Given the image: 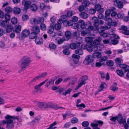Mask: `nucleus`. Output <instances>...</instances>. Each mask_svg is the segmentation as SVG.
<instances>
[{
	"label": "nucleus",
	"instance_id": "nucleus-32",
	"mask_svg": "<svg viewBox=\"0 0 129 129\" xmlns=\"http://www.w3.org/2000/svg\"><path fill=\"white\" fill-rule=\"evenodd\" d=\"M101 40V38L100 37L98 39H96L93 41V44L95 45H98L100 43Z\"/></svg>",
	"mask_w": 129,
	"mask_h": 129
},
{
	"label": "nucleus",
	"instance_id": "nucleus-22",
	"mask_svg": "<svg viewBox=\"0 0 129 129\" xmlns=\"http://www.w3.org/2000/svg\"><path fill=\"white\" fill-rule=\"evenodd\" d=\"M119 67L123 68L124 70V71L126 72L129 70V66L124 64H120Z\"/></svg>",
	"mask_w": 129,
	"mask_h": 129
},
{
	"label": "nucleus",
	"instance_id": "nucleus-24",
	"mask_svg": "<svg viewBox=\"0 0 129 129\" xmlns=\"http://www.w3.org/2000/svg\"><path fill=\"white\" fill-rule=\"evenodd\" d=\"M21 27L20 25H16L15 27V32L17 33H19L21 31Z\"/></svg>",
	"mask_w": 129,
	"mask_h": 129
},
{
	"label": "nucleus",
	"instance_id": "nucleus-63",
	"mask_svg": "<svg viewBox=\"0 0 129 129\" xmlns=\"http://www.w3.org/2000/svg\"><path fill=\"white\" fill-rule=\"evenodd\" d=\"M11 21L12 24H15L17 23V19L15 17L12 18L11 19Z\"/></svg>",
	"mask_w": 129,
	"mask_h": 129
},
{
	"label": "nucleus",
	"instance_id": "nucleus-53",
	"mask_svg": "<svg viewBox=\"0 0 129 129\" xmlns=\"http://www.w3.org/2000/svg\"><path fill=\"white\" fill-rule=\"evenodd\" d=\"M4 16L6 20L8 21H9L10 20V15L8 13H6L5 14Z\"/></svg>",
	"mask_w": 129,
	"mask_h": 129
},
{
	"label": "nucleus",
	"instance_id": "nucleus-30",
	"mask_svg": "<svg viewBox=\"0 0 129 129\" xmlns=\"http://www.w3.org/2000/svg\"><path fill=\"white\" fill-rule=\"evenodd\" d=\"M20 9L17 7H14L13 10L14 13L15 14H19L20 12Z\"/></svg>",
	"mask_w": 129,
	"mask_h": 129
},
{
	"label": "nucleus",
	"instance_id": "nucleus-59",
	"mask_svg": "<svg viewBox=\"0 0 129 129\" xmlns=\"http://www.w3.org/2000/svg\"><path fill=\"white\" fill-rule=\"evenodd\" d=\"M115 60L116 63L117 64L119 65V66L120 65V64H121L120 63L122 61V59L118 58H116Z\"/></svg>",
	"mask_w": 129,
	"mask_h": 129
},
{
	"label": "nucleus",
	"instance_id": "nucleus-34",
	"mask_svg": "<svg viewBox=\"0 0 129 129\" xmlns=\"http://www.w3.org/2000/svg\"><path fill=\"white\" fill-rule=\"evenodd\" d=\"M108 27V25H106V26H101L99 28V33L100 32H104V31L106 30L109 29L107 28Z\"/></svg>",
	"mask_w": 129,
	"mask_h": 129
},
{
	"label": "nucleus",
	"instance_id": "nucleus-38",
	"mask_svg": "<svg viewBox=\"0 0 129 129\" xmlns=\"http://www.w3.org/2000/svg\"><path fill=\"white\" fill-rule=\"evenodd\" d=\"M104 20L107 21L108 22L107 25H109L112 22L113 20L112 19L110 18H108L106 16L104 19Z\"/></svg>",
	"mask_w": 129,
	"mask_h": 129
},
{
	"label": "nucleus",
	"instance_id": "nucleus-57",
	"mask_svg": "<svg viewBox=\"0 0 129 129\" xmlns=\"http://www.w3.org/2000/svg\"><path fill=\"white\" fill-rule=\"evenodd\" d=\"M89 33V30L86 29L85 30L81 32V35L82 36H85Z\"/></svg>",
	"mask_w": 129,
	"mask_h": 129
},
{
	"label": "nucleus",
	"instance_id": "nucleus-4",
	"mask_svg": "<svg viewBox=\"0 0 129 129\" xmlns=\"http://www.w3.org/2000/svg\"><path fill=\"white\" fill-rule=\"evenodd\" d=\"M42 107L44 108H53L55 109H58L60 108H64L62 107H57L52 104H48L44 103L42 105Z\"/></svg>",
	"mask_w": 129,
	"mask_h": 129
},
{
	"label": "nucleus",
	"instance_id": "nucleus-49",
	"mask_svg": "<svg viewBox=\"0 0 129 129\" xmlns=\"http://www.w3.org/2000/svg\"><path fill=\"white\" fill-rule=\"evenodd\" d=\"M107 65L110 66H112L114 64V62L113 61L111 60H108L106 61Z\"/></svg>",
	"mask_w": 129,
	"mask_h": 129
},
{
	"label": "nucleus",
	"instance_id": "nucleus-25",
	"mask_svg": "<svg viewBox=\"0 0 129 129\" xmlns=\"http://www.w3.org/2000/svg\"><path fill=\"white\" fill-rule=\"evenodd\" d=\"M100 74L102 78H106V80H109V75L108 73H107L106 77L105 73L102 72Z\"/></svg>",
	"mask_w": 129,
	"mask_h": 129
},
{
	"label": "nucleus",
	"instance_id": "nucleus-28",
	"mask_svg": "<svg viewBox=\"0 0 129 129\" xmlns=\"http://www.w3.org/2000/svg\"><path fill=\"white\" fill-rule=\"evenodd\" d=\"M90 43H87L86 44H82L81 46V48L82 49H86L88 51L87 48H89L90 46Z\"/></svg>",
	"mask_w": 129,
	"mask_h": 129
},
{
	"label": "nucleus",
	"instance_id": "nucleus-12",
	"mask_svg": "<svg viewBox=\"0 0 129 129\" xmlns=\"http://www.w3.org/2000/svg\"><path fill=\"white\" fill-rule=\"evenodd\" d=\"M94 60V58L92 56L88 55L86 56L85 58V62H86L87 64H88L89 63L93 62Z\"/></svg>",
	"mask_w": 129,
	"mask_h": 129
},
{
	"label": "nucleus",
	"instance_id": "nucleus-13",
	"mask_svg": "<svg viewBox=\"0 0 129 129\" xmlns=\"http://www.w3.org/2000/svg\"><path fill=\"white\" fill-rule=\"evenodd\" d=\"M114 4L115 6L117 7L118 8H121L123 7V3L119 0H116L114 2Z\"/></svg>",
	"mask_w": 129,
	"mask_h": 129
},
{
	"label": "nucleus",
	"instance_id": "nucleus-58",
	"mask_svg": "<svg viewBox=\"0 0 129 129\" xmlns=\"http://www.w3.org/2000/svg\"><path fill=\"white\" fill-rule=\"evenodd\" d=\"M100 35L104 37H107L108 36V34L104 32H100Z\"/></svg>",
	"mask_w": 129,
	"mask_h": 129
},
{
	"label": "nucleus",
	"instance_id": "nucleus-48",
	"mask_svg": "<svg viewBox=\"0 0 129 129\" xmlns=\"http://www.w3.org/2000/svg\"><path fill=\"white\" fill-rule=\"evenodd\" d=\"M117 74L121 77H123L124 75L123 72L120 70H117L116 72Z\"/></svg>",
	"mask_w": 129,
	"mask_h": 129
},
{
	"label": "nucleus",
	"instance_id": "nucleus-39",
	"mask_svg": "<svg viewBox=\"0 0 129 129\" xmlns=\"http://www.w3.org/2000/svg\"><path fill=\"white\" fill-rule=\"evenodd\" d=\"M30 9L31 10L34 11H36L38 9L37 6L35 4H33L30 6Z\"/></svg>",
	"mask_w": 129,
	"mask_h": 129
},
{
	"label": "nucleus",
	"instance_id": "nucleus-2",
	"mask_svg": "<svg viewBox=\"0 0 129 129\" xmlns=\"http://www.w3.org/2000/svg\"><path fill=\"white\" fill-rule=\"evenodd\" d=\"M30 61V59L28 57L24 56L19 61V66L22 69H25L29 65Z\"/></svg>",
	"mask_w": 129,
	"mask_h": 129
},
{
	"label": "nucleus",
	"instance_id": "nucleus-64",
	"mask_svg": "<svg viewBox=\"0 0 129 129\" xmlns=\"http://www.w3.org/2000/svg\"><path fill=\"white\" fill-rule=\"evenodd\" d=\"M118 43V40L115 39H113L111 40V43L113 45H116Z\"/></svg>",
	"mask_w": 129,
	"mask_h": 129
},
{
	"label": "nucleus",
	"instance_id": "nucleus-20",
	"mask_svg": "<svg viewBox=\"0 0 129 129\" xmlns=\"http://www.w3.org/2000/svg\"><path fill=\"white\" fill-rule=\"evenodd\" d=\"M8 24V21L6 20H4L3 21L0 20V25L2 27H6Z\"/></svg>",
	"mask_w": 129,
	"mask_h": 129
},
{
	"label": "nucleus",
	"instance_id": "nucleus-61",
	"mask_svg": "<svg viewBox=\"0 0 129 129\" xmlns=\"http://www.w3.org/2000/svg\"><path fill=\"white\" fill-rule=\"evenodd\" d=\"M54 28L56 30H59L61 27V24H56L55 25Z\"/></svg>",
	"mask_w": 129,
	"mask_h": 129
},
{
	"label": "nucleus",
	"instance_id": "nucleus-37",
	"mask_svg": "<svg viewBox=\"0 0 129 129\" xmlns=\"http://www.w3.org/2000/svg\"><path fill=\"white\" fill-rule=\"evenodd\" d=\"M75 53L76 54L82 55L83 54L84 52L81 49H78L75 50Z\"/></svg>",
	"mask_w": 129,
	"mask_h": 129
},
{
	"label": "nucleus",
	"instance_id": "nucleus-31",
	"mask_svg": "<svg viewBox=\"0 0 129 129\" xmlns=\"http://www.w3.org/2000/svg\"><path fill=\"white\" fill-rule=\"evenodd\" d=\"M117 119V116L113 117L110 118V120L112 121V122H109L111 124H116V121Z\"/></svg>",
	"mask_w": 129,
	"mask_h": 129
},
{
	"label": "nucleus",
	"instance_id": "nucleus-55",
	"mask_svg": "<svg viewBox=\"0 0 129 129\" xmlns=\"http://www.w3.org/2000/svg\"><path fill=\"white\" fill-rule=\"evenodd\" d=\"M118 88V87L115 85H113L111 86L110 88V89L113 91L117 90Z\"/></svg>",
	"mask_w": 129,
	"mask_h": 129
},
{
	"label": "nucleus",
	"instance_id": "nucleus-6",
	"mask_svg": "<svg viewBox=\"0 0 129 129\" xmlns=\"http://www.w3.org/2000/svg\"><path fill=\"white\" fill-rule=\"evenodd\" d=\"M47 80H46L43 82L39 84L36 85L35 86L34 88L36 90V91H33V92L34 93H37L38 91L39 90L41 91H42L43 89L42 88H40L41 86L43 85L47 81Z\"/></svg>",
	"mask_w": 129,
	"mask_h": 129
},
{
	"label": "nucleus",
	"instance_id": "nucleus-47",
	"mask_svg": "<svg viewBox=\"0 0 129 129\" xmlns=\"http://www.w3.org/2000/svg\"><path fill=\"white\" fill-rule=\"evenodd\" d=\"M93 40V38L91 37H87L85 38V41L87 43H91Z\"/></svg>",
	"mask_w": 129,
	"mask_h": 129
},
{
	"label": "nucleus",
	"instance_id": "nucleus-44",
	"mask_svg": "<svg viewBox=\"0 0 129 129\" xmlns=\"http://www.w3.org/2000/svg\"><path fill=\"white\" fill-rule=\"evenodd\" d=\"M5 10L7 13H10L12 12L13 9L10 7H7L5 8Z\"/></svg>",
	"mask_w": 129,
	"mask_h": 129
},
{
	"label": "nucleus",
	"instance_id": "nucleus-19",
	"mask_svg": "<svg viewBox=\"0 0 129 129\" xmlns=\"http://www.w3.org/2000/svg\"><path fill=\"white\" fill-rule=\"evenodd\" d=\"M79 15L81 18L84 19H86L88 17V14L84 12H80L79 14Z\"/></svg>",
	"mask_w": 129,
	"mask_h": 129
},
{
	"label": "nucleus",
	"instance_id": "nucleus-26",
	"mask_svg": "<svg viewBox=\"0 0 129 129\" xmlns=\"http://www.w3.org/2000/svg\"><path fill=\"white\" fill-rule=\"evenodd\" d=\"M101 53L98 52H95L94 53L92 56L94 58H94H99L101 57Z\"/></svg>",
	"mask_w": 129,
	"mask_h": 129
},
{
	"label": "nucleus",
	"instance_id": "nucleus-52",
	"mask_svg": "<svg viewBox=\"0 0 129 129\" xmlns=\"http://www.w3.org/2000/svg\"><path fill=\"white\" fill-rule=\"evenodd\" d=\"M78 119L76 117L73 118L71 120V122L72 123H76L78 122Z\"/></svg>",
	"mask_w": 129,
	"mask_h": 129
},
{
	"label": "nucleus",
	"instance_id": "nucleus-7",
	"mask_svg": "<svg viewBox=\"0 0 129 129\" xmlns=\"http://www.w3.org/2000/svg\"><path fill=\"white\" fill-rule=\"evenodd\" d=\"M88 51L89 52L92 51L95 52L97 51H100V49H99L98 47L96 45H93L91 43H90L89 48H88Z\"/></svg>",
	"mask_w": 129,
	"mask_h": 129
},
{
	"label": "nucleus",
	"instance_id": "nucleus-23",
	"mask_svg": "<svg viewBox=\"0 0 129 129\" xmlns=\"http://www.w3.org/2000/svg\"><path fill=\"white\" fill-rule=\"evenodd\" d=\"M35 42L37 44H41L43 43V38H38L35 39Z\"/></svg>",
	"mask_w": 129,
	"mask_h": 129
},
{
	"label": "nucleus",
	"instance_id": "nucleus-43",
	"mask_svg": "<svg viewBox=\"0 0 129 129\" xmlns=\"http://www.w3.org/2000/svg\"><path fill=\"white\" fill-rule=\"evenodd\" d=\"M117 24H118L116 22L113 21H112V22L109 25H108V27L107 28L108 29H110L111 28V27L112 26L114 27H116L117 26Z\"/></svg>",
	"mask_w": 129,
	"mask_h": 129
},
{
	"label": "nucleus",
	"instance_id": "nucleus-10",
	"mask_svg": "<svg viewBox=\"0 0 129 129\" xmlns=\"http://www.w3.org/2000/svg\"><path fill=\"white\" fill-rule=\"evenodd\" d=\"M80 46V42H76V43H71L70 47L72 49H74L77 48H78Z\"/></svg>",
	"mask_w": 129,
	"mask_h": 129
},
{
	"label": "nucleus",
	"instance_id": "nucleus-16",
	"mask_svg": "<svg viewBox=\"0 0 129 129\" xmlns=\"http://www.w3.org/2000/svg\"><path fill=\"white\" fill-rule=\"evenodd\" d=\"M92 20L93 23V25L95 27H98L99 26V20L98 19L95 17H93Z\"/></svg>",
	"mask_w": 129,
	"mask_h": 129
},
{
	"label": "nucleus",
	"instance_id": "nucleus-62",
	"mask_svg": "<svg viewBox=\"0 0 129 129\" xmlns=\"http://www.w3.org/2000/svg\"><path fill=\"white\" fill-rule=\"evenodd\" d=\"M49 47L51 49H54L56 48V46L54 44L51 43L49 45Z\"/></svg>",
	"mask_w": 129,
	"mask_h": 129
},
{
	"label": "nucleus",
	"instance_id": "nucleus-56",
	"mask_svg": "<svg viewBox=\"0 0 129 129\" xmlns=\"http://www.w3.org/2000/svg\"><path fill=\"white\" fill-rule=\"evenodd\" d=\"M82 125L83 127H86L88 126L89 123L88 121H84L82 123Z\"/></svg>",
	"mask_w": 129,
	"mask_h": 129
},
{
	"label": "nucleus",
	"instance_id": "nucleus-14",
	"mask_svg": "<svg viewBox=\"0 0 129 129\" xmlns=\"http://www.w3.org/2000/svg\"><path fill=\"white\" fill-rule=\"evenodd\" d=\"M95 10L100 13H103L104 11V9L102 8L101 5L99 4L96 5L95 6Z\"/></svg>",
	"mask_w": 129,
	"mask_h": 129
},
{
	"label": "nucleus",
	"instance_id": "nucleus-29",
	"mask_svg": "<svg viewBox=\"0 0 129 129\" xmlns=\"http://www.w3.org/2000/svg\"><path fill=\"white\" fill-rule=\"evenodd\" d=\"M37 78H36V77L34 79L30 81L29 83V86H31L36 84V80H38Z\"/></svg>",
	"mask_w": 129,
	"mask_h": 129
},
{
	"label": "nucleus",
	"instance_id": "nucleus-60",
	"mask_svg": "<svg viewBox=\"0 0 129 129\" xmlns=\"http://www.w3.org/2000/svg\"><path fill=\"white\" fill-rule=\"evenodd\" d=\"M40 27L41 30H46V27L45 24L44 23H41L40 25Z\"/></svg>",
	"mask_w": 129,
	"mask_h": 129
},
{
	"label": "nucleus",
	"instance_id": "nucleus-3",
	"mask_svg": "<svg viewBox=\"0 0 129 129\" xmlns=\"http://www.w3.org/2000/svg\"><path fill=\"white\" fill-rule=\"evenodd\" d=\"M88 79L87 77L85 75L81 77L79 81V83L76 87V89H77L81 87L83 85L85 84L86 81Z\"/></svg>",
	"mask_w": 129,
	"mask_h": 129
},
{
	"label": "nucleus",
	"instance_id": "nucleus-33",
	"mask_svg": "<svg viewBox=\"0 0 129 129\" xmlns=\"http://www.w3.org/2000/svg\"><path fill=\"white\" fill-rule=\"evenodd\" d=\"M57 124V123L56 121H54L52 124H50L49 127L46 129H55L57 128V127L54 126Z\"/></svg>",
	"mask_w": 129,
	"mask_h": 129
},
{
	"label": "nucleus",
	"instance_id": "nucleus-11",
	"mask_svg": "<svg viewBox=\"0 0 129 129\" xmlns=\"http://www.w3.org/2000/svg\"><path fill=\"white\" fill-rule=\"evenodd\" d=\"M22 4L24 5V9L27 10L30 7L31 2L29 1H23L22 2Z\"/></svg>",
	"mask_w": 129,
	"mask_h": 129
},
{
	"label": "nucleus",
	"instance_id": "nucleus-18",
	"mask_svg": "<svg viewBox=\"0 0 129 129\" xmlns=\"http://www.w3.org/2000/svg\"><path fill=\"white\" fill-rule=\"evenodd\" d=\"M30 31L27 29L23 30L21 33L22 36L24 37H28L30 34Z\"/></svg>",
	"mask_w": 129,
	"mask_h": 129
},
{
	"label": "nucleus",
	"instance_id": "nucleus-35",
	"mask_svg": "<svg viewBox=\"0 0 129 129\" xmlns=\"http://www.w3.org/2000/svg\"><path fill=\"white\" fill-rule=\"evenodd\" d=\"M38 35L33 32L30 33L29 37L30 39H34L36 38L37 36Z\"/></svg>",
	"mask_w": 129,
	"mask_h": 129
},
{
	"label": "nucleus",
	"instance_id": "nucleus-46",
	"mask_svg": "<svg viewBox=\"0 0 129 129\" xmlns=\"http://www.w3.org/2000/svg\"><path fill=\"white\" fill-rule=\"evenodd\" d=\"M47 72L44 73L37 76L36 77V78H37L38 80L39 78L44 77L47 75Z\"/></svg>",
	"mask_w": 129,
	"mask_h": 129
},
{
	"label": "nucleus",
	"instance_id": "nucleus-15",
	"mask_svg": "<svg viewBox=\"0 0 129 129\" xmlns=\"http://www.w3.org/2000/svg\"><path fill=\"white\" fill-rule=\"evenodd\" d=\"M31 31L33 32L36 34L37 35L40 32V29L39 26H33L31 29Z\"/></svg>",
	"mask_w": 129,
	"mask_h": 129
},
{
	"label": "nucleus",
	"instance_id": "nucleus-8",
	"mask_svg": "<svg viewBox=\"0 0 129 129\" xmlns=\"http://www.w3.org/2000/svg\"><path fill=\"white\" fill-rule=\"evenodd\" d=\"M44 21V19L43 18L39 17L36 18H34L33 19V22L36 24H41Z\"/></svg>",
	"mask_w": 129,
	"mask_h": 129
},
{
	"label": "nucleus",
	"instance_id": "nucleus-45",
	"mask_svg": "<svg viewBox=\"0 0 129 129\" xmlns=\"http://www.w3.org/2000/svg\"><path fill=\"white\" fill-rule=\"evenodd\" d=\"M47 72L44 73L37 76L36 77V78H37L38 80L39 78L44 77L47 75Z\"/></svg>",
	"mask_w": 129,
	"mask_h": 129
},
{
	"label": "nucleus",
	"instance_id": "nucleus-41",
	"mask_svg": "<svg viewBox=\"0 0 129 129\" xmlns=\"http://www.w3.org/2000/svg\"><path fill=\"white\" fill-rule=\"evenodd\" d=\"M54 80L53 79H51L48 82L46 85V86L47 87H48L50 85H53L54 83Z\"/></svg>",
	"mask_w": 129,
	"mask_h": 129
},
{
	"label": "nucleus",
	"instance_id": "nucleus-21",
	"mask_svg": "<svg viewBox=\"0 0 129 129\" xmlns=\"http://www.w3.org/2000/svg\"><path fill=\"white\" fill-rule=\"evenodd\" d=\"M41 117L40 116L38 115L37 116L35 119L33 120L31 122V124L34 125L36 123L39 121L41 119Z\"/></svg>",
	"mask_w": 129,
	"mask_h": 129
},
{
	"label": "nucleus",
	"instance_id": "nucleus-5",
	"mask_svg": "<svg viewBox=\"0 0 129 129\" xmlns=\"http://www.w3.org/2000/svg\"><path fill=\"white\" fill-rule=\"evenodd\" d=\"M72 57L73 58V61L74 62L72 63H71L70 62V63L71 66L74 67V64H76L79 62V59L80 58V57L79 55L73 54L72 55Z\"/></svg>",
	"mask_w": 129,
	"mask_h": 129
},
{
	"label": "nucleus",
	"instance_id": "nucleus-1",
	"mask_svg": "<svg viewBox=\"0 0 129 129\" xmlns=\"http://www.w3.org/2000/svg\"><path fill=\"white\" fill-rule=\"evenodd\" d=\"M6 120H3L2 121V123L4 124H6V128L8 129H12L14 128V125L15 123V119L18 120V117L15 116H11L7 115L5 117Z\"/></svg>",
	"mask_w": 129,
	"mask_h": 129
},
{
	"label": "nucleus",
	"instance_id": "nucleus-40",
	"mask_svg": "<svg viewBox=\"0 0 129 129\" xmlns=\"http://www.w3.org/2000/svg\"><path fill=\"white\" fill-rule=\"evenodd\" d=\"M73 22L72 21H66L63 22L64 24H66V25L67 26H72L73 25Z\"/></svg>",
	"mask_w": 129,
	"mask_h": 129
},
{
	"label": "nucleus",
	"instance_id": "nucleus-54",
	"mask_svg": "<svg viewBox=\"0 0 129 129\" xmlns=\"http://www.w3.org/2000/svg\"><path fill=\"white\" fill-rule=\"evenodd\" d=\"M76 106L79 109L83 108H85L86 107L85 105L83 103L79 105L78 104H77Z\"/></svg>",
	"mask_w": 129,
	"mask_h": 129
},
{
	"label": "nucleus",
	"instance_id": "nucleus-36",
	"mask_svg": "<svg viewBox=\"0 0 129 129\" xmlns=\"http://www.w3.org/2000/svg\"><path fill=\"white\" fill-rule=\"evenodd\" d=\"M6 31L7 33H10L13 29V26L11 25H8V24L6 27Z\"/></svg>",
	"mask_w": 129,
	"mask_h": 129
},
{
	"label": "nucleus",
	"instance_id": "nucleus-50",
	"mask_svg": "<svg viewBox=\"0 0 129 129\" xmlns=\"http://www.w3.org/2000/svg\"><path fill=\"white\" fill-rule=\"evenodd\" d=\"M63 54L66 55H68L70 53V52L68 49L65 48L63 50Z\"/></svg>",
	"mask_w": 129,
	"mask_h": 129
},
{
	"label": "nucleus",
	"instance_id": "nucleus-42",
	"mask_svg": "<svg viewBox=\"0 0 129 129\" xmlns=\"http://www.w3.org/2000/svg\"><path fill=\"white\" fill-rule=\"evenodd\" d=\"M65 35L67 40H68L70 38L71 33L69 31H67L65 32Z\"/></svg>",
	"mask_w": 129,
	"mask_h": 129
},
{
	"label": "nucleus",
	"instance_id": "nucleus-9",
	"mask_svg": "<svg viewBox=\"0 0 129 129\" xmlns=\"http://www.w3.org/2000/svg\"><path fill=\"white\" fill-rule=\"evenodd\" d=\"M117 119L118 123L120 124H121L126 122V120L125 119H123V117L122 114H119L118 116Z\"/></svg>",
	"mask_w": 129,
	"mask_h": 129
},
{
	"label": "nucleus",
	"instance_id": "nucleus-17",
	"mask_svg": "<svg viewBox=\"0 0 129 129\" xmlns=\"http://www.w3.org/2000/svg\"><path fill=\"white\" fill-rule=\"evenodd\" d=\"M78 23L81 28L83 29L86 28V25L83 20H79L78 22Z\"/></svg>",
	"mask_w": 129,
	"mask_h": 129
},
{
	"label": "nucleus",
	"instance_id": "nucleus-51",
	"mask_svg": "<svg viewBox=\"0 0 129 129\" xmlns=\"http://www.w3.org/2000/svg\"><path fill=\"white\" fill-rule=\"evenodd\" d=\"M90 4V2L89 1H85L82 3V5L85 7L88 6Z\"/></svg>",
	"mask_w": 129,
	"mask_h": 129
},
{
	"label": "nucleus",
	"instance_id": "nucleus-27",
	"mask_svg": "<svg viewBox=\"0 0 129 129\" xmlns=\"http://www.w3.org/2000/svg\"><path fill=\"white\" fill-rule=\"evenodd\" d=\"M107 86L106 84V83L104 82L102 83L99 87V88L98 89L99 91H102L103 88H106Z\"/></svg>",
	"mask_w": 129,
	"mask_h": 129
}]
</instances>
